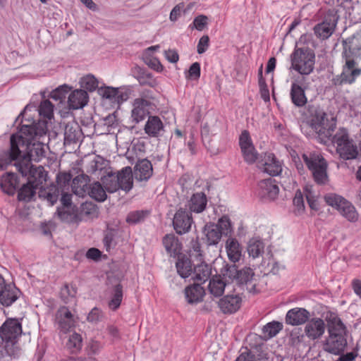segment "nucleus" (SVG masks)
<instances>
[{
  "label": "nucleus",
  "instance_id": "1",
  "mask_svg": "<svg viewBox=\"0 0 361 361\" xmlns=\"http://www.w3.org/2000/svg\"><path fill=\"white\" fill-rule=\"evenodd\" d=\"M46 133L45 123L22 125L19 132L11 135L9 150L0 152V170H4L13 161H39L45 157L46 152L44 145L39 141L36 142L35 139Z\"/></svg>",
  "mask_w": 361,
  "mask_h": 361
},
{
  "label": "nucleus",
  "instance_id": "2",
  "mask_svg": "<svg viewBox=\"0 0 361 361\" xmlns=\"http://www.w3.org/2000/svg\"><path fill=\"white\" fill-rule=\"evenodd\" d=\"M23 334L21 319L8 318L0 326V361L18 359L21 348L18 344Z\"/></svg>",
  "mask_w": 361,
  "mask_h": 361
},
{
  "label": "nucleus",
  "instance_id": "3",
  "mask_svg": "<svg viewBox=\"0 0 361 361\" xmlns=\"http://www.w3.org/2000/svg\"><path fill=\"white\" fill-rule=\"evenodd\" d=\"M326 320L329 334L326 341V350L330 353L338 355L344 350L347 345L345 337V326L338 316L333 312L326 313Z\"/></svg>",
  "mask_w": 361,
  "mask_h": 361
},
{
  "label": "nucleus",
  "instance_id": "4",
  "mask_svg": "<svg viewBox=\"0 0 361 361\" xmlns=\"http://www.w3.org/2000/svg\"><path fill=\"white\" fill-rule=\"evenodd\" d=\"M307 112L309 114L307 123L310 127L317 133L322 142H326L329 140L336 126V118L331 117L329 123H327L326 114L314 105H309Z\"/></svg>",
  "mask_w": 361,
  "mask_h": 361
},
{
  "label": "nucleus",
  "instance_id": "5",
  "mask_svg": "<svg viewBox=\"0 0 361 361\" xmlns=\"http://www.w3.org/2000/svg\"><path fill=\"white\" fill-rule=\"evenodd\" d=\"M343 43L345 46L341 54L343 61L342 72L332 79V84L335 86H341L343 84L351 85L361 75V68L354 59L350 47L347 46L345 41Z\"/></svg>",
  "mask_w": 361,
  "mask_h": 361
},
{
  "label": "nucleus",
  "instance_id": "6",
  "mask_svg": "<svg viewBox=\"0 0 361 361\" xmlns=\"http://www.w3.org/2000/svg\"><path fill=\"white\" fill-rule=\"evenodd\" d=\"M290 68L304 75L311 74L315 65V54L309 47H295L290 54Z\"/></svg>",
  "mask_w": 361,
  "mask_h": 361
},
{
  "label": "nucleus",
  "instance_id": "7",
  "mask_svg": "<svg viewBox=\"0 0 361 361\" xmlns=\"http://www.w3.org/2000/svg\"><path fill=\"white\" fill-rule=\"evenodd\" d=\"M332 142L336 146V152L344 160L356 159L358 149L353 140L350 138L348 130L341 128L331 138Z\"/></svg>",
  "mask_w": 361,
  "mask_h": 361
},
{
  "label": "nucleus",
  "instance_id": "8",
  "mask_svg": "<svg viewBox=\"0 0 361 361\" xmlns=\"http://www.w3.org/2000/svg\"><path fill=\"white\" fill-rule=\"evenodd\" d=\"M302 159L312 171L314 180L317 184L324 185L328 182V164L322 155L318 153L303 154Z\"/></svg>",
  "mask_w": 361,
  "mask_h": 361
},
{
  "label": "nucleus",
  "instance_id": "9",
  "mask_svg": "<svg viewBox=\"0 0 361 361\" xmlns=\"http://www.w3.org/2000/svg\"><path fill=\"white\" fill-rule=\"evenodd\" d=\"M17 170L23 176H28V181L32 182L35 187L40 188L47 181V173L42 166H34L29 160L23 163H14Z\"/></svg>",
  "mask_w": 361,
  "mask_h": 361
},
{
  "label": "nucleus",
  "instance_id": "10",
  "mask_svg": "<svg viewBox=\"0 0 361 361\" xmlns=\"http://www.w3.org/2000/svg\"><path fill=\"white\" fill-rule=\"evenodd\" d=\"M338 18L337 12L334 9H329L322 22L317 23L313 27L315 36L321 40L329 39L336 30Z\"/></svg>",
  "mask_w": 361,
  "mask_h": 361
},
{
  "label": "nucleus",
  "instance_id": "11",
  "mask_svg": "<svg viewBox=\"0 0 361 361\" xmlns=\"http://www.w3.org/2000/svg\"><path fill=\"white\" fill-rule=\"evenodd\" d=\"M193 224L192 213L183 208L178 209L172 219L173 228L178 235L189 233Z\"/></svg>",
  "mask_w": 361,
  "mask_h": 361
},
{
  "label": "nucleus",
  "instance_id": "12",
  "mask_svg": "<svg viewBox=\"0 0 361 361\" xmlns=\"http://www.w3.org/2000/svg\"><path fill=\"white\" fill-rule=\"evenodd\" d=\"M279 188L276 180L269 178L262 180L258 183L257 195L263 201L269 202L276 199Z\"/></svg>",
  "mask_w": 361,
  "mask_h": 361
},
{
  "label": "nucleus",
  "instance_id": "13",
  "mask_svg": "<svg viewBox=\"0 0 361 361\" xmlns=\"http://www.w3.org/2000/svg\"><path fill=\"white\" fill-rule=\"evenodd\" d=\"M257 167L264 173L276 176L282 171L280 161L272 153L265 154L264 158L257 163Z\"/></svg>",
  "mask_w": 361,
  "mask_h": 361
},
{
  "label": "nucleus",
  "instance_id": "14",
  "mask_svg": "<svg viewBox=\"0 0 361 361\" xmlns=\"http://www.w3.org/2000/svg\"><path fill=\"white\" fill-rule=\"evenodd\" d=\"M56 321L58 328L64 334L68 332L76 325V321L73 314L67 307L63 306L59 308L56 314Z\"/></svg>",
  "mask_w": 361,
  "mask_h": 361
},
{
  "label": "nucleus",
  "instance_id": "15",
  "mask_svg": "<svg viewBox=\"0 0 361 361\" xmlns=\"http://www.w3.org/2000/svg\"><path fill=\"white\" fill-rule=\"evenodd\" d=\"M242 305V298L239 295H226L218 302V306L224 314H233L236 312Z\"/></svg>",
  "mask_w": 361,
  "mask_h": 361
},
{
  "label": "nucleus",
  "instance_id": "16",
  "mask_svg": "<svg viewBox=\"0 0 361 361\" xmlns=\"http://www.w3.org/2000/svg\"><path fill=\"white\" fill-rule=\"evenodd\" d=\"M310 317L308 310L302 307H294L289 310L285 317L286 323L291 326H299L306 323Z\"/></svg>",
  "mask_w": 361,
  "mask_h": 361
},
{
  "label": "nucleus",
  "instance_id": "17",
  "mask_svg": "<svg viewBox=\"0 0 361 361\" xmlns=\"http://www.w3.org/2000/svg\"><path fill=\"white\" fill-rule=\"evenodd\" d=\"M162 245L166 253L173 258H176L182 253L183 245L179 238L173 233L165 235L162 238Z\"/></svg>",
  "mask_w": 361,
  "mask_h": 361
},
{
  "label": "nucleus",
  "instance_id": "18",
  "mask_svg": "<svg viewBox=\"0 0 361 361\" xmlns=\"http://www.w3.org/2000/svg\"><path fill=\"white\" fill-rule=\"evenodd\" d=\"M326 324L320 318H312L305 326V334L311 340L320 338L325 332Z\"/></svg>",
  "mask_w": 361,
  "mask_h": 361
},
{
  "label": "nucleus",
  "instance_id": "19",
  "mask_svg": "<svg viewBox=\"0 0 361 361\" xmlns=\"http://www.w3.org/2000/svg\"><path fill=\"white\" fill-rule=\"evenodd\" d=\"M149 102L142 98L135 99L133 102V109L131 111V118L134 123L142 121L149 114L148 106Z\"/></svg>",
  "mask_w": 361,
  "mask_h": 361
},
{
  "label": "nucleus",
  "instance_id": "20",
  "mask_svg": "<svg viewBox=\"0 0 361 361\" xmlns=\"http://www.w3.org/2000/svg\"><path fill=\"white\" fill-rule=\"evenodd\" d=\"M152 163L147 159L139 160L134 167L133 176L139 181H146L152 176Z\"/></svg>",
  "mask_w": 361,
  "mask_h": 361
},
{
  "label": "nucleus",
  "instance_id": "21",
  "mask_svg": "<svg viewBox=\"0 0 361 361\" xmlns=\"http://www.w3.org/2000/svg\"><path fill=\"white\" fill-rule=\"evenodd\" d=\"M61 189L58 185L52 183L47 187L43 185L39 188L38 197L42 200H46L50 206L57 202Z\"/></svg>",
  "mask_w": 361,
  "mask_h": 361
},
{
  "label": "nucleus",
  "instance_id": "22",
  "mask_svg": "<svg viewBox=\"0 0 361 361\" xmlns=\"http://www.w3.org/2000/svg\"><path fill=\"white\" fill-rule=\"evenodd\" d=\"M290 97L292 103L297 107H302L307 102L305 89L296 82L291 84Z\"/></svg>",
  "mask_w": 361,
  "mask_h": 361
},
{
  "label": "nucleus",
  "instance_id": "23",
  "mask_svg": "<svg viewBox=\"0 0 361 361\" xmlns=\"http://www.w3.org/2000/svg\"><path fill=\"white\" fill-rule=\"evenodd\" d=\"M88 101V94L85 90H75L68 96V105L71 109H78L85 106Z\"/></svg>",
  "mask_w": 361,
  "mask_h": 361
},
{
  "label": "nucleus",
  "instance_id": "24",
  "mask_svg": "<svg viewBox=\"0 0 361 361\" xmlns=\"http://www.w3.org/2000/svg\"><path fill=\"white\" fill-rule=\"evenodd\" d=\"M18 185V176L13 173H7L2 176L1 178V189L4 193L8 195H14Z\"/></svg>",
  "mask_w": 361,
  "mask_h": 361
},
{
  "label": "nucleus",
  "instance_id": "25",
  "mask_svg": "<svg viewBox=\"0 0 361 361\" xmlns=\"http://www.w3.org/2000/svg\"><path fill=\"white\" fill-rule=\"evenodd\" d=\"M207 204V199L206 195L202 192H196L191 196L188 202V211L191 213H201L206 209Z\"/></svg>",
  "mask_w": 361,
  "mask_h": 361
},
{
  "label": "nucleus",
  "instance_id": "26",
  "mask_svg": "<svg viewBox=\"0 0 361 361\" xmlns=\"http://www.w3.org/2000/svg\"><path fill=\"white\" fill-rule=\"evenodd\" d=\"M145 132L149 137H158L164 131V125L159 117L150 116L145 126Z\"/></svg>",
  "mask_w": 361,
  "mask_h": 361
},
{
  "label": "nucleus",
  "instance_id": "27",
  "mask_svg": "<svg viewBox=\"0 0 361 361\" xmlns=\"http://www.w3.org/2000/svg\"><path fill=\"white\" fill-rule=\"evenodd\" d=\"M90 179L87 175H78L73 179L72 190L78 197H85L87 195L88 184Z\"/></svg>",
  "mask_w": 361,
  "mask_h": 361
},
{
  "label": "nucleus",
  "instance_id": "28",
  "mask_svg": "<svg viewBox=\"0 0 361 361\" xmlns=\"http://www.w3.org/2000/svg\"><path fill=\"white\" fill-rule=\"evenodd\" d=\"M226 250L229 260L233 263L238 262L242 256V247L233 238H228L226 242Z\"/></svg>",
  "mask_w": 361,
  "mask_h": 361
},
{
  "label": "nucleus",
  "instance_id": "29",
  "mask_svg": "<svg viewBox=\"0 0 361 361\" xmlns=\"http://www.w3.org/2000/svg\"><path fill=\"white\" fill-rule=\"evenodd\" d=\"M20 290L15 286L6 285L0 293V302L6 307L11 305L18 298Z\"/></svg>",
  "mask_w": 361,
  "mask_h": 361
},
{
  "label": "nucleus",
  "instance_id": "30",
  "mask_svg": "<svg viewBox=\"0 0 361 361\" xmlns=\"http://www.w3.org/2000/svg\"><path fill=\"white\" fill-rule=\"evenodd\" d=\"M204 290L200 284L189 286L185 289V296L188 303L194 304L202 300Z\"/></svg>",
  "mask_w": 361,
  "mask_h": 361
},
{
  "label": "nucleus",
  "instance_id": "31",
  "mask_svg": "<svg viewBox=\"0 0 361 361\" xmlns=\"http://www.w3.org/2000/svg\"><path fill=\"white\" fill-rule=\"evenodd\" d=\"M200 264H197L192 269V279L200 283L207 281L212 274L210 267L205 262L200 261Z\"/></svg>",
  "mask_w": 361,
  "mask_h": 361
},
{
  "label": "nucleus",
  "instance_id": "32",
  "mask_svg": "<svg viewBox=\"0 0 361 361\" xmlns=\"http://www.w3.org/2000/svg\"><path fill=\"white\" fill-rule=\"evenodd\" d=\"M176 267L178 274L183 279L192 275V267L190 259L183 254L176 257Z\"/></svg>",
  "mask_w": 361,
  "mask_h": 361
},
{
  "label": "nucleus",
  "instance_id": "33",
  "mask_svg": "<svg viewBox=\"0 0 361 361\" xmlns=\"http://www.w3.org/2000/svg\"><path fill=\"white\" fill-rule=\"evenodd\" d=\"M118 177L119 189L125 190L126 192L129 191L133 188V172L132 169L130 166H126L123 168L119 173H117Z\"/></svg>",
  "mask_w": 361,
  "mask_h": 361
},
{
  "label": "nucleus",
  "instance_id": "34",
  "mask_svg": "<svg viewBox=\"0 0 361 361\" xmlns=\"http://www.w3.org/2000/svg\"><path fill=\"white\" fill-rule=\"evenodd\" d=\"M204 232L209 245H217L223 235L221 231L215 224H206L204 228Z\"/></svg>",
  "mask_w": 361,
  "mask_h": 361
},
{
  "label": "nucleus",
  "instance_id": "35",
  "mask_svg": "<svg viewBox=\"0 0 361 361\" xmlns=\"http://www.w3.org/2000/svg\"><path fill=\"white\" fill-rule=\"evenodd\" d=\"M39 190L32 182H27L23 184L18 192V199L19 201L30 202L36 195V190Z\"/></svg>",
  "mask_w": 361,
  "mask_h": 361
},
{
  "label": "nucleus",
  "instance_id": "36",
  "mask_svg": "<svg viewBox=\"0 0 361 361\" xmlns=\"http://www.w3.org/2000/svg\"><path fill=\"white\" fill-rule=\"evenodd\" d=\"M134 73H137L135 78L140 85H147L151 87H155L158 85V82L153 75L151 73L145 71L140 67L135 66L134 68Z\"/></svg>",
  "mask_w": 361,
  "mask_h": 361
},
{
  "label": "nucleus",
  "instance_id": "37",
  "mask_svg": "<svg viewBox=\"0 0 361 361\" xmlns=\"http://www.w3.org/2000/svg\"><path fill=\"white\" fill-rule=\"evenodd\" d=\"M82 346V338L80 334L73 332L68 336L65 347L71 354L78 353L81 350Z\"/></svg>",
  "mask_w": 361,
  "mask_h": 361
},
{
  "label": "nucleus",
  "instance_id": "38",
  "mask_svg": "<svg viewBox=\"0 0 361 361\" xmlns=\"http://www.w3.org/2000/svg\"><path fill=\"white\" fill-rule=\"evenodd\" d=\"M228 285V282L224 281L221 276L213 277L209 283V290L214 297L221 296L224 292L225 288Z\"/></svg>",
  "mask_w": 361,
  "mask_h": 361
},
{
  "label": "nucleus",
  "instance_id": "39",
  "mask_svg": "<svg viewBox=\"0 0 361 361\" xmlns=\"http://www.w3.org/2000/svg\"><path fill=\"white\" fill-rule=\"evenodd\" d=\"M87 194L97 202H102L106 200L107 195L106 190L104 189L102 184L97 181L90 185L87 190Z\"/></svg>",
  "mask_w": 361,
  "mask_h": 361
},
{
  "label": "nucleus",
  "instance_id": "40",
  "mask_svg": "<svg viewBox=\"0 0 361 361\" xmlns=\"http://www.w3.org/2000/svg\"><path fill=\"white\" fill-rule=\"evenodd\" d=\"M118 178L117 174L112 172H109L106 176L102 178L103 185L107 192L112 193L119 190L121 185Z\"/></svg>",
  "mask_w": 361,
  "mask_h": 361
},
{
  "label": "nucleus",
  "instance_id": "41",
  "mask_svg": "<svg viewBox=\"0 0 361 361\" xmlns=\"http://www.w3.org/2000/svg\"><path fill=\"white\" fill-rule=\"evenodd\" d=\"M264 243L257 238H252L249 240L247 245V252L250 257L253 259L257 258L264 253Z\"/></svg>",
  "mask_w": 361,
  "mask_h": 361
},
{
  "label": "nucleus",
  "instance_id": "42",
  "mask_svg": "<svg viewBox=\"0 0 361 361\" xmlns=\"http://www.w3.org/2000/svg\"><path fill=\"white\" fill-rule=\"evenodd\" d=\"M283 323L277 321H272L267 323L262 328V334L266 339L276 336L282 329Z\"/></svg>",
  "mask_w": 361,
  "mask_h": 361
},
{
  "label": "nucleus",
  "instance_id": "43",
  "mask_svg": "<svg viewBox=\"0 0 361 361\" xmlns=\"http://www.w3.org/2000/svg\"><path fill=\"white\" fill-rule=\"evenodd\" d=\"M343 216L350 222H355L358 219V213L355 207L348 201L345 200L338 209Z\"/></svg>",
  "mask_w": 361,
  "mask_h": 361
},
{
  "label": "nucleus",
  "instance_id": "44",
  "mask_svg": "<svg viewBox=\"0 0 361 361\" xmlns=\"http://www.w3.org/2000/svg\"><path fill=\"white\" fill-rule=\"evenodd\" d=\"M150 214L147 209L135 210L130 212L126 219L129 224H137L143 222Z\"/></svg>",
  "mask_w": 361,
  "mask_h": 361
},
{
  "label": "nucleus",
  "instance_id": "45",
  "mask_svg": "<svg viewBox=\"0 0 361 361\" xmlns=\"http://www.w3.org/2000/svg\"><path fill=\"white\" fill-rule=\"evenodd\" d=\"M122 300L123 287L121 284H117L114 288L111 298L108 304L109 307L114 311L116 310L120 307Z\"/></svg>",
  "mask_w": 361,
  "mask_h": 361
},
{
  "label": "nucleus",
  "instance_id": "46",
  "mask_svg": "<svg viewBox=\"0 0 361 361\" xmlns=\"http://www.w3.org/2000/svg\"><path fill=\"white\" fill-rule=\"evenodd\" d=\"M80 135L79 127L75 123H68L65 126L64 138L68 142H75Z\"/></svg>",
  "mask_w": 361,
  "mask_h": 361
},
{
  "label": "nucleus",
  "instance_id": "47",
  "mask_svg": "<svg viewBox=\"0 0 361 361\" xmlns=\"http://www.w3.org/2000/svg\"><path fill=\"white\" fill-rule=\"evenodd\" d=\"M106 160L100 156H97L89 163L87 172L94 173L98 171H102L106 167Z\"/></svg>",
  "mask_w": 361,
  "mask_h": 361
},
{
  "label": "nucleus",
  "instance_id": "48",
  "mask_svg": "<svg viewBox=\"0 0 361 361\" xmlns=\"http://www.w3.org/2000/svg\"><path fill=\"white\" fill-rule=\"evenodd\" d=\"M254 276V271L250 267H244L238 270V276L235 279L237 284H246L250 282Z\"/></svg>",
  "mask_w": 361,
  "mask_h": 361
},
{
  "label": "nucleus",
  "instance_id": "49",
  "mask_svg": "<svg viewBox=\"0 0 361 361\" xmlns=\"http://www.w3.org/2000/svg\"><path fill=\"white\" fill-rule=\"evenodd\" d=\"M80 83L81 87L90 92H93L98 87V81L92 75H87L82 78Z\"/></svg>",
  "mask_w": 361,
  "mask_h": 361
},
{
  "label": "nucleus",
  "instance_id": "50",
  "mask_svg": "<svg viewBox=\"0 0 361 361\" xmlns=\"http://www.w3.org/2000/svg\"><path fill=\"white\" fill-rule=\"evenodd\" d=\"M324 198L326 203L328 205H329L332 207H334V208L337 209L338 210L340 209V207L342 206V204H343L344 202L346 200L343 197H341L338 195L334 194V193L326 194Z\"/></svg>",
  "mask_w": 361,
  "mask_h": 361
},
{
  "label": "nucleus",
  "instance_id": "51",
  "mask_svg": "<svg viewBox=\"0 0 361 361\" xmlns=\"http://www.w3.org/2000/svg\"><path fill=\"white\" fill-rule=\"evenodd\" d=\"M215 225L218 226L223 235H230L233 232L231 220L226 216L220 218Z\"/></svg>",
  "mask_w": 361,
  "mask_h": 361
},
{
  "label": "nucleus",
  "instance_id": "52",
  "mask_svg": "<svg viewBox=\"0 0 361 361\" xmlns=\"http://www.w3.org/2000/svg\"><path fill=\"white\" fill-rule=\"evenodd\" d=\"M245 161L248 164H253L257 159V152L252 145L241 148Z\"/></svg>",
  "mask_w": 361,
  "mask_h": 361
},
{
  "label": "nucleus",
  "instance_id": "53",
  "mask_svg": "<svg viewBox=\"0 0 361 361\" xmlns=\"http://www.w3.org/2000/svg\"><path fill=\"white\" fill-rule=\"evenodd\" d=\"M116 236V231L114 229H107L104 234V244L106 251H109L116 245L115 238Z\"/></svg>",
  "mask_w": 361,
  "mask_h": 361
},
{
  "label": "nucleus",
  "instance_id": "54",
  "mask_svg": "<svg viewBox=\"0 0 361 361\" xmlns=\"http://www.w3.org/2000/svg\"><path fill=\"white\" fill-rule=\"evenodd\" d=\"M190 256L196 258L199 261L203 259L202 250L198 238L190 241Z\"/></svg>",
  "mask_w": 361,
  "mask_h": 361
},
{
  "label": "nucleus",
  "instance_id": "55",
  "mask_svg": "<svg viewBox=\"0 0 361 361\" xmlns=\"http://www.w3.org/2000/svg\"><path fill=\"white\" fill-rule=\"evenodd\" d=\"M54 105L47 99L42 101L39 106V114L50 119L53 116Z\"/></svg>",
  "mask_w": 361,
  "mask_h": 361
},
{
  "label": "nucleus",
  "instance_id": "56",
  "mask_svg": "<svg viewBox=\"0 0 361 361\" xmlns=\"http://www.w3.org/2000/svg\"><path fill=\"white\" fill-rule=\"evenodd\" d=\"M293 204L295 207L294 213L297 215L301 214L305 210V204L303 195L300 190L295 192V197L293 200Z\"/></svg>",
  "mask_w": 361,
  "mask_h": 361
},
{
  "label": "nucleus",
  "instance_id": "57",
  "mask_svg": "<svg viewBox=\"0 0 361 361\" xmlns=\"http://www.w3.org/2000/svg\"><path fill=\"white\" fill-rule=\"evenodd\" d=\"M69 92V87L67 85H61L50 93V97L56 101L61 102L66 97Z\"/></svg>",
  "mask_w": 361,
  "mask_h": 361
},
{
  "label": "nucleus",
  "instance_id": "58",
  "mask_svg": "<svg viewBox=\"0 0 361 361\" xmlns=\"http://www.w3.org/2000/svg\"><path fill=\"white\" fill-rule=\"evenodd\" d=\"M222 275L224 278V281H226V279H231L232 281H235L236 277L238 276V270L237 267L235 264L228 265L226 264L222 269Z\"/></svg>",
  "mask_w": 361,
  "mask_h": 361
},
{
  "label": "nucleus",
  "instance_id": "59",
  "mask_svg": "<svg viewBox=\"0 0 361 361\" xmlns=\"http://www.w3.org/2000/svg\"><path fill=\"white\" fill-rule=\"evenodd\" d=\"M208 24V18L204 15H199L195 18L192 24L190 25L191 29H196L202 31Z\"/></svg>",
  "mask_w": 361,
  "mask_h": 361
},
{
  "label": "nucleus",
  "instance_id": "60",
  "mask_svg": "<svg viewBox=\"0 0 361 361\" xmlns=\"http://www.w3.org/2000/svg\"><path fill=\"white\" fill-rule=\"evenodd\" d=\"M76 294V288L73 286L66 284L61 290V297L65 302H68V298H74Z\"/></svg>",
  "mask_w": 361,
  "mask_h": 361
},
{
  "label": "nucleus",
  "instance_id": "61",
  "mask_svg": "<svg viewBox=\"0 0 361 361\" xmlns=\"http://www.w3.org/2000/svg\"><path fill=\"white\" fill-rule=\"evenodd\" d=\"M102 122V124L107 127L109 131L112 128H115L118 126L116 116L114 114L106 116L103 118Z\"/></svg>",
  "mask_w": 361,
  "mask_h": 361
},
{
  "label": "nucleus",
  "instance_id": "62",
  "mask_svg": "<svg viewBox=\"0 0 361 361\" xmlns=\"http://www.w3.org/2000/svg\"><path fill=\"white\" fill-rule=\"evenodd\" d=\"M72 179V176L70 173H61L56 176V185L63 187L68 186Z\"/></svg>",
  "mask_w": 361,
  "mask_h": 361
},
{
  "label": "nucleus",
  "instance_id": "63",
  "mask_svg": "<svg viewBox=\"0 0 361 361\" xmlns=\"http://www.w3.org/2000/svg\"><path fill=\"white\" fill-rule=\"evenodd\" d=\"M209 46V37L208 35H203L199 40L197 46V51L199 54L204 53Z\"/></svg>",
  "mask_w": 361,
  "mask_h": 361
},
{
  "label": "nucleus",
  "instance_id": "64",
  "mask_svg": "<svg viewBox=\"0 0 361 361\" xmlns=\"http://www.w3.org/2000/svg\"><path fill=\"white\" fill-rule=\"evenodd\" d=\"M145 63L152 69L157 71L161 72L164 69L163 66L161 62L157 58H146L145 59Z\"/></svg>",
  "mask_w": 361,
  "mask_h": 361
}]
</instances>
